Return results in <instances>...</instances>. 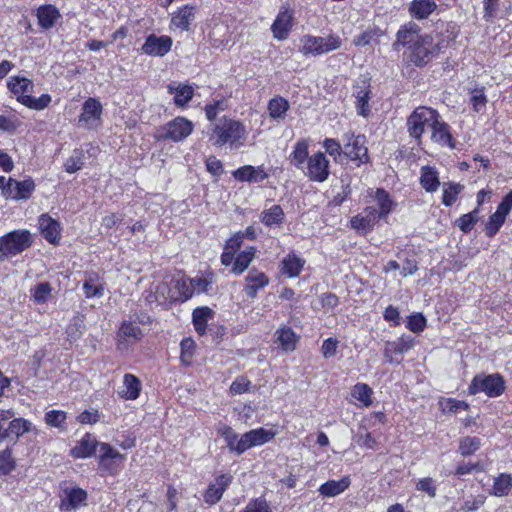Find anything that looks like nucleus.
<instances>
[{"label": "nucleus", "instance_id": "obj_1", "mask_svg": "<svg viewBox=\"0 0 512 512\" xmlns=\"http://www.w3.org/2000/svg\"><path fill=\"white\" fill-rule=\"evenodd\" d=\"M420 32V27L412 21L402 25L393 46L396 50L399 46L406 47V59L417 67H424L442 52L444 45L442 42L435 43L432 35Z\"/></svg>", "mask_w": 512, "mask_h": 512}, {"label": "nucleus", "instance_id": "obj_2", "mask_svg": "<svg viewBox=\"0 0 512 512\" xmlns=\"http://www.w3.org/2000/svg\"><path fill=\"white\" fill-rule=\"evenodd\" d=\"M247 139V130L238 120L223 117L213 127L210 141L214 146L228 145L231 149H239Z\"/></svg>", "mask_w": 512, "mask_h": 512}, {"label": "nucleus", "instance_id": "obj_3", "mask_svg": "<svg viewBox=\"0 0 512 512\" xmlns=\"http://www.w3.org/2000/svg\"><path fill=\"white\" fill-rule=\"evenodd\" d=\"M33 87V83L24 77L16 76L8 82V88L20 103L33 110H43L50 104L51 96L42 94L38 98L32 97Z\"/></svg>", "mask_w": 512, "mask_h": 512}, {"label": "nucleus", "instance_id": "obj_4", "mask_svg": "<svg viewBox=\"0 0 512 512\" xmlns=\"http://www.w3.org/2000/svg\"><path fill=\"white\" fill-rule=\"evenodd\" d=\"M341 45L342 40L336 35L320 37L306 34L300 38L299 52L304 56H318L337 50Z\"/></svg>", "mask_w": 512, "mask_h": 512}, {"label": "nucleus", "instance_id": "obj_5", "mask_svg": "<svg viewBox=\"0 0 512 512\" xmlns=\"http://www.w3.org/2000/svg\"><path fill=\"white\" fill-rule=\"evenodd\" d=\"M505 391V380L499 373L485 374L480 373L473 377L469 387L468 393L476 395L484 393L490 398H496L502 395Z\"/></svg>", "mask_w": 512, "mask_h": 512}, {"label": "nucleus", "instance_id": "obj_6", "mask_svg": "<svg viewBox=\"0 0 512 512\" xmlns=\"http://www.w3.org/2000/svg\"><path fill=\"white\" fill-rule=\"evenodd\" d=\"M437 118H440V114L437 110L426 106L417 107L407 119V131L409 135L420 143L425 129H431Z\"/></svg>", "mask_w": 512, "mask_h": 512}, {"label": "nucleus", "instance_id": "obj_7", "mask_svg": "<svg viewBox=\"0 0 512 512\" xmlns=\"http://www.w3.org/2000/svg\"><path fill=\"white\" fill-rule=\"evenodd\" d=\"M32 244L28 230H14L0 237V258L20 254Z\"/></svg>", "mask_w": 512, "mask_h": 512}, {"label": "nucleus", "instance_id": "obj_8", "mask_svg": "<svg viewBox=\"0 0 512 512\" xmlns=\"http://www.w3.org/2000/svg\"><path fill=\"white\" fill-rule=\"evenodd\" d=\"M295 25V12L288 5L280 7L279 12L271 25V32L274 39L279 41L286 40Z\"/></svg>", "mask_w": 512, "mask_h": 512}, {"label": "nucleus", "instance_id": "obj_9", "mask_svg": "<svg viewBox=\"0 0 512 512\" xmlns=\"http://www.w3.org/2000/svg\"><path fill=\"white\" fill-rule=\"evenodd\" d=\"M344 155L352 161H357L358 166L369 160L366 138L363 135L346 133L343 135Z\"/></svg>", "mask_w": 512, "mask_h": 512}, {"label": "nucleus", "instance_id": "obj_10", "mask_svg": "<svg viewBox=\"0 0 512 512\" xmlns=\"http://www.w3.org/2000/svg\"><path fill=\"white\" fill-rule=\"evenodd\" d=\"M311 181L322 183L330 175L329 160L322 152L312 154L302 171Z\"/></svg>", "mask_w": 512, "mask_h": 512}, {"label": "nucleus", "instance_id": "obj_11", "mask_svg": "<svg viewBox=\"0 0 512 512\" xmlns=\"http://www.w3.org/2000/svg\"><path fill=\"white\" fill-rule=\"evenodd\" d=\"M414 338L410 335H402L394 341H387L384 346V357L390 364L401 363L402 359H398V356H402L414 347Z\"/></svg>", "mask_w": 512, "mask_h": 512}, {"label": "nucleus", "instance_id": "obj_12", "mask_svg": "<svg viewBox=\"0 0 512 512\" xmlns=\"http://www.w3.org/2000/svg\"><path fill=\"white\" fill-rule=\"evenodd\" d=\"M103 107L96 98H88L82 106V112L79 115L78 122L85 128H96L101 123Z\"/></svg>", "mask_w": 512, "mask_h": 512}, {"label": "nucleus", "instance_id": "obj_13", "mask_svg": "<svg viewBox=\"0 0 512 512\" xmlns=\"http://www.w3.org/2000/svg\"><path fill=\"white\" fill-rule=\"evenodd\" d=\"M163 139L179 142L187 138L193 131V123L184 117H176L163 127Z\"/></svg>", "mask_w": 512, "mask_h": 512}, {"label": "nucleus", "instance_id": "obj_14", "mask_svg": "<svg viewBox=\"0 0 512 512\" xmlns=\"http://www.w3.org/2000/svg\"><path fill=\"white\" fill-rule=\"evenodd\" d=\"M172 44V38L169 36L150 34L147 36L141 50L142 53L149 56L163 57L171 50Z\"/></svg>", "mask_w": 512, "mask_h": 512}, {"label": "nucleus", "instance_id": "obj_15", "mask_svg": "<svg viewBox=\"0 0 512 512\" xmlns=\"http://www.w3.org/2000/svg\"><path fill=\"white\" fill-rule=\"evenodd\" d=\"M379 219L381 218L379 214H376V207L368 206L361 213L352 217L350 224L358 233L366 235L373 230Z\"/></svg>", "mask_w": 512, "mask_h": 512}, {"label": "nucleus", "instance_id": "obj_16", "mask_svg": "<svg viewBox=\"0 0 512 512\" xmlns=\"http://www.w3.org/2000/svg\"><path fill=\"white\" fill-rule=\"evenodd\" d=\"M370 95L371 90L369 79L359 78L353 87V96L355 97L357 113L363 117H368L370 113Z\"/></svg>", "mask_w": 512, "mask_h": 512}, {"label": "nucleus", "instance_id": "obj_17", "mask_svg": "<svg viewBox=\"0 0 512 512\" xmlns=\"http://www.w3.org/2000/svg\"><path fill=\"white\" fill-rule=\"evenodd\" d=\"M232 482V476L229 474H222L218 476L214 482L210 483L204 493V501L209 505H214L219 502Z\"/></svg>", "mask_w": 512, "mask_h": 512}, {"label": "nucleus", "instance_id": "obj_18", "mask_svg": "<svg viewBox=\"0 0 512 512\" xmlns=\"http://www.w3.org/2000/svg\"><path fill=\"white\" fill-rule=\"evenodd\" d=\"M233 177L240 182L261 183L269 177L263 165H245L232 173Z\"/></svg>", "mask_w": 512, "mask_h": 512}, {"label": "nucleus", "instance_id": "obj_19", "mask_svg": "<svg viewBox=\"0 0 512 512\" xmlns=\"http://www.w3.org/2000/svg\"><path fill=\"white\" fill-rule=\"evenodd\" d=\"M275 436V433L266 430L264 428H258L250 430L242 435V444L241 448L243 449V453L248 449L263 445L270 440H272Z\"/></svg>", "mask_w": 512, "mask_h": 512}, {"label": "nucleus", "instance_id": "obj_20", "mask_svg": "<svg viewBox=\"0 0 512 512\" xmlns=\"http://www.w3.org/2000/svg\"><path fill=\"white\" fill-rule=\"evenodd\" d=\"M99 445L100 443L92 434L86 433L71 449L70 452L71 455L76 459L89 458L95 454Z\"/></svg>", "mask_w": 512, "mask_h": 512}, {"label": "nucleus", "instance_id": "obj_21", "mask_svg": "<svg viewBox=\"0 0 512 512\" xmlns=\"http://www.w3.org/2000/svg\"><path fill=\"white\" fill-rule=\"evenodd\" d=\"M39 229L41 231L42 236L52 244L58 242L60 238V223L50 217L48 214L40 215L38 219Z\"/></svg>", "mask_w": 512, "mask_h": 512}, {"label": "nucleus", "instance_id": "obj_22", "mask_svg": "<svg viewBox=\"0 0 512 512\" xmlns=\"http://www.w3.org/2000/svg\"><path fill=\"white\" fill-rule=\"evenodd\" d=\"M196 10V6L184 5L172 14L171 25L181 31H188L195 19Z\"/></svg>", "mask_w": 512, "mask_h": 512}, {"label": "nucleus", "instance_id": "obj_23", "mask_svg": "<svg viewBox=\"0 0 512 512\" xmlns=\"http://www.w3.org/2000/svg\"><path fill=\"white\" fill-rule=\"evenodd\" d=\"M245 281L247 284L244 287V291L246 295L252 299L257 296L259 290L263 289L269 284V278L266 276V274L256 269L249 271L245 277Z\"/></svg>", "mask_w": 512, "mask_h": 512}, {"label": "nucleus", "instance_id": "obj_24", "mask_svg": "<svg viewBox=\"0 0 512 512\" xmlns=\"http://www.w3.org/2000/svg\"><path fill=\"white\" fill-rule=\"evenodd\" d=\"M87 499V493L81 488L65 489L61 498L60 509L72 511L78 509Z\"/></svg>", "mask_w": 512, "mask_h": 512}, {"label": "nucleus", "instance_id": "obj_25", "mask_svg": "<svg viewBox=\"0 0 512 512\" xmlns=\"http://www.w3.org/2000/svg\"><path fill=\"white\" fill-rule=\"evenodd\" d=\"M33 430H35V427L31 421L22 417H14L9 422L7 428H5L2 432L3 441L7 438L14 437L16 442L25 433L31 432Z\"/></svg>", "mask_w": 512, "mask_h": 512}, {"label": "nucleus", "instance_id": "obj_26", "mask_svg": "<svg viewBox=\"0 0 512 512\" xmlns=\"http://www.w3.org/2000/svg\"><path fill=\"white\" fill-rule=\"evenodd\" d=\"M431 140L442 147L454 148V142L450 133V126L437 118L435 124L431 128Z\"/></svg>", "mask_w": 512, "mask_h": 512}, {"label": "nucleus", "instance_id": "obj_27", "mask_svg": "<svg viewBox=\"0 0 512 512\" xmlns=\"http://www.w3.org/2000/svg\"><path fill=\"white\" fill-rule=\"evenodd\" d=\"M10 185H12V187L9 199L16 201L29 199L35 190V183L31 178L22 181L10 178Z\"/></svg>", "mask_w": 512, "mask_h": 512}, {"label": "nucleus", "instance_id": "obj_28", "mask_svg": "<svg viewBox=\"0 0 512 512\" xmlns=\"http://www.w3.org/2000/svg\"><path fill=\"white\" fill-rule=\"evenodd\" d=\"M437 4L435 0H413L408 8L412 18L417 20L427 19L435 10Z\"/></svg>", "mask_w": 512, "mask_h": 512}, {"label": "nucleus", "instance_id": "obj_29", "mask_svg": "<svg viewBox=\"0 0 512 512\" xmlns=\"http://www.w3.org/2000/svg\"><path fill=\"white\" fill-rule=\"evenodd\" d=\"M309 144L307 140H299L295 143L293 151L289 156L290 163L298 170L304 171L305 165L309 159Z\"/></svg>", "mask_w": 512, "mask_h": 512}, {"label": "nucleus", "instance_id": "obj_30", "mask_svg": "<svg viewBox=\"0 0 512 512\" xmlns=\"http://www.w3.org/2000/svg\"><path fill=\"white\" fill-rule=\"evenodd\" d=\"M420 184L426 192H436L440 186L437 170L431 166H423L420 170Z\"/></svg>", "mask_w": 512, "mask_h": 512}, {"label": "nucleus", "instance_id": "obj_31", "mask_svg": "<svg viewBox=\"0 0 512 512\" xmlns=\"http://www.w3.org/2000/svg\"><path fill=\"white\" fill-rule=\"evenodd\" d=\"M218 433L224 438L229 451L235 452L237 455L243 454L242 435H239L228 425L221 424L218 428Z\"/></svg>", "mask_w": 512, "mask_h": 512}, {"label": "nucleus", "instance_id": "obj_32", "mask_svg": "<svg viewBox=\"0 0 512 512\" xmlns=\"http://www.w3.org/2000/svg\"><path fill=\"white\" fill-rule=\"evenodd\" d=\"M141 391V382L133 374H125L123 376V389L119 395L126 400H136Z\"/></svg>", "mask_w": 512, "mask_h": 512}, {"label": "nucleus", "instance_id": "obj_33", "mask_svg": "<svg viewBox=\"0 0 512 512\" xmlns=\"http://www.w3.org/2000/svg\"><path fill=\"white\" fill-rule=\"evenodd\" d=\"M373 199L376 203V214H379L380 218H384L390 214L395 206L389 193L382 188H378L375 191Z\"/></svg>", "mask_w": 512, "mask_h": 512}, {"label": "nucleus", "instance_id": "obj_34", "mask_svg": "<svg viewBox=\"0 0 512 512\" xmlns=\"http://www.w3.org/2000/svg\"><path fill=\"white\" fill-rule=\"evenodd\" d=\"M282 272L290 278H295L300 275L305 260L297 256L295 253H289L281 262Z\"/></svg>", "mask_w": 512, "mask_h": 512}, {"label": "nucleus", "instance_id": "obj_35", "mask_svg": "<svg viewBox=\"0 0 512 512\" xmlns=\"http://www.w3.org/2000/svg\"><path fill=\"white\" fill-rule=\"evenodd\" d=\"M350 486V478L348 476L342 479L329 480L319 487V493L324 497H335L344 492Z\"/></svg>", "mask_w": 512, "mask_h": 512}, {"label": "nucleus", "instance_id": "obj_36", "mask_svg": "<svg viewBox=\"0 0 512 512\" xmlns=\"http://www.w3.org/2000/svg\"><path fill=\"white\" fill-rule=\"evenodd\" d=\"M277 341L285 352H292L296 349L299 337L290 327H282L276 331Z\"/></svg>", "mask_w": 512, "mask_h": 512}, {"label": "nucleus", "instance_id": "obj_37", "mask_svg": "<svg viewBox=\"0 0 512 512\" xmlns=\"http://www.w3.org/2000/svg\"><path fill=\"white\" fill-rule=\"evenodd\" d=\"M284 219L285 214L280 205H273L263 210L260 215V220L266 227L280 226Z\"/></svg>", "mask_w": 512, "mask_h": 512}, {"label": "nucleus", "instance_id": "obj_38", "mask_svg": "<svg viewBox=\"0 0 512 512\" xmlns=\"http://www.w3.org/2000/svg\"><path fill=\"white\" fill-rule=\"evenodd\" d=\"M256 254V248L249 247L244 251L240 252L233 262L231 272L234 275H241L254 260Z\"/></svg>", "mask_w": 512, "mask_h": 512}, {"label": "nucleus", "instance_id": "obj_39", "mask_svg": "<svg viewBox=\"0 0 512 512\" xmlns=\"http://www.w3.org/2000/svg\"><path fill=\"white\" fill-rule=\"evenodd\" d=\"M37 17L40 26L42 28L49 29L54 26L55 22L60 17V14L54 6L47 5L38 9Z\"/></svg>", "mask_w": 512, "mask_h": 512}, {"label": "nucleus", "instance_id": "obj_40", "mask_svg": "<svg viewBox=\"0 0 512 512\" xmlns=\"http://www.w3.org/2000/svg\"><path fill=\"white\" fill-rule=\"evenodd\" d=\"M83 291L86 298H100L103 296L104 287L99 282L98 276L96 274L87 275L83 283Z\"/></svg>", "mask_w": 512, "mask_h": 512}, {"label": "nucleus", "instance_id": "obj_41", "mask_svg": "<svg viewBox=\"0 0 512 512\" xmlns=\"http://www.w3.org/2000/svg\"><path fill=\"white\" fill-rule=\"evenodd\" d=\"M212 310L208 307H199L192 313L193 325L199 335H204L207 328V320L212 316Z\"/></svg>", "mask_w": 512, "mask_h": 512}, {"label": "nucleus", "instance_id": "obj_42", "mask_svg": "<svg viewBox=\"0 0 512 512\" xmlns=\"http://www.w3.org/2000/svg\"><path fill=\"white\" fill-rule=\"evenodd\" d=\"M512 489V477L510 474L501 473L494 479L491 494L503 497L509 494Z\"/></svg>", "mask_w": 512, "mask_h": 512}, {"label": "nucleus", "instance_id": "obj_43", "mask_svg": "<svg viewBox=\"0 0 512 512\" xmlns=\"http://www.w3.org/2000/svg\"><path fill=\"white\" fill-rule=\"evenodd\" d=\"M171 94H174V103L176 106H185L193 97V88L189 85L179 84L173 88L171 85L168 87Z\"/></svg>", "mask_w": 512, "mask_h": 512}, {"label": "nucleus", "instance_id": "obj_44", "mask_svg": "<svg viewBox=\"0 0 512 512\" xmlns=\"http://www.w3.org/2000/svg\"><path fill=\"white\" fill-rule=\"evenodd\" d=\"M289 107V102L286 99L277 96L269 101L268 112L273 119H284Z\"/></svg>", "mask_w": 512, "mask_h": 512}, {"label": "nucleus", "instance_id": "obj_45", "mask_svg": "<svg viewBox=\"0 0 512 512\" xmlns=\"http://www.w3.org/2000/svg\"><path fill=\"white\" fill-rule=\"evenodd\" d=\"M464 185L460 183L448 182L443 184L442 203L446 207L452 206L463 191Z\"/></svg>", "mask_w": 512, "mask_h": 512}, {"label": "nucleus", "instance_id": "obj_46", "mask_svg": "<svg viewBox=\"0 0 512 512\" xmlns=\"http://www.w3.org/2000/svg\"><path fill=\"white\" fill-rule=\"evenodd\" d=\"M372 389L364 383H357L351 390V396L358 400L364 407H369L372 404Z\"/></svg>", "mask_w": 512, "mask_h": 512}, {"label": "nucleus", "instance_id": "obj_47", "mask_svg": "<svg viewBox=\"0 0 512 512\" xmlns=\"http://www.w3.org/2000/svg\"><path fill=\"white\" fill-rule=\"evenodd\" d=\"M506 215L496 210L488 219L485 227V233L488 237H493L502 227L506 220Z\"/></svg>", "mask_w": 512, "mask_h": 512}, {"label": "nucleus", "instance_id": "obj_48", "mask_svg": "<svg viewBox=\"0 0 512 512\" xmlns=\"http://www.w3.org/2000/svg\"><path fill=\"white\" fill-rule=\"evenodd\" d=\"M119 337L138 341L143 337V334L136 323L124 321L120 327Z\"/></svg>", "mask_w": 512, "mask_h": 512}, {"label": "nucleus", "instance_id": "obj_49", "mask_svg": "<svg viewBox=\"0 0 512 512\" xmlns=\"http://www.w3.org/2000/svg\"><path fill=\"white\" fill-rule=\"evenodd\" d=\"M481 446L480 439L477 437L466 436L459 442V452L466 457L475 453Z\"/></svg>", "mask_w": 512, "mask_h": 512}, {"label": "nucleus", "instance_id": "obj_50", "mask_svg": "<svg viewBox=\"0 0 512 512\" xmlns=\"http://www.w3.org/2000/svg\"><path fill=\"white\" fill-rule=\"evenodd\" d=\"M109 459H124V455L120 454L108 443H100L99 445V463L102 466H107Z\"/></svg>", "mask_w": 512, "mask_h": 512}, {"label": "nucleus", "instance_id": "obj_51", "mask_svg": "<svg viewBox=\"0 0 512 512\" xmlns=\"http://www.w3.org/2000/svg\"><path fill=\"white\" fill-rule=\"evenodd\" d=\"M15 467L16 462L12 457L11 448L7 447L0 451V474L8 475L15 469Z\"/></svg>", "mask_w": 512, "mask_h": 512}, {"label": "nucleus", "instance_id": "obj_52", "mask_svg": "<svg viewBox=\"0 0 512 512\" xmlns=\"http://www.w3.org/2000/svg\"><path fill=\"white\" fill-rule=\"evenodd\" d=\"M84 165V153L82 150H74L72 155L66 160L64 167L67 173H75Z\"/></svg>", "mask_w": 512, "mask_h": 512}, {"label": "nucleus", "instance_id": "obj_53", "mask_svg": "<svg viewBox=\"0 0 512 512\" xmlns=\"http://www.w3.org/2000/svg\"><path fill=\"white\" fill-rule=\"evenodd\" d=\"M478 213H479V210H478V208H476L473 211L462 215L456 221L457 226L463 233H469L472 230L473 226L478 221Z\"/></svg>", "mask_w": 512, "mask_h": 512}, {"label": "nucleus", "instance_id": "obj_54", "mask_svg": "<svg viewBox=\"0 0 512 512\" xmlns=\"http://www.w3.org/2000/svg\"><path fill=\"white\" fill-rule=\"evenodd\" d=\"M194 293L200 294L205 293L209 290V287L214 283V274L208 273L206 277H194L190 278Z\"/></svg>", "mask_w": 512, "mask_h": 512}, {"label": "nucleus", "instance_id": "obj_55", "mask_svg": "<svg viewBox=\"0 0 512 512\" xmlns=\"http://www.w3.org/2000/svg\"><path fill=\"white\" fill-rule=\"evenodd\" d=\"M175 289L178 291L179 296L178 297L171 296V298H173V299L185 301V300H188L189 298H191L194 294V290H193L190 279L177 280L175 283Z\"/></svg>", "mask_w": 512, "mask_h": 512}, {"label": "nucleus", "instance_id": "obj_56", "mask_svg": "<svg viewBox=\"0 0 512 512\" xmlns=\"http://www.w3.org/2000/svg\"><path fill=\"white\" fill-rule=\"evenodd\" d=\"M31 291L35 302L41 304L45 303L51 296L52 287L48 282H41L37 284Z\"/></svg>", "mask_w": 512, "mask_h": 512}, {"label": "nucleus", "instance_id": "obj_57", "mask_svg": "<svg viewBox=\"0 0 512 512\" xmlns=\"http://www.w3.org/2000/svg\"><path fill=\"white\" fill-rule=\"evenodd\" d=\"M323 147L325 148V151L330 156H332L336 162L341 161L342 154H344V146L342 147L337 140L333 138H326L323 141Z\"/></svg>", "mask_w": 512, "mask_h": 512}, {"label": "nucleus", "instance_id": "obj_58", "mask_svg": "<svg viewBox=\"0 0 512 512\" xmlns=\"http://www.w3.org/2000/svg\"><path fill=\"white\" fill-rule=\"evenodd\" d=\"M66 419V412L62 410H50L45 414L46 424L56 428H61Z\"/></svg>", "mask_w": 512, "mask_h": 512}, {"label": "nucleus", "instance_id": "obj_59", "mask_svg": "<svg viewBox=\"0 0 512 512\" xmlns=\"http://www.w3.org/2000/svg\"><path fill=\"white\" fill-rule=\"evenodd\" d=\"M441 406L442 411L448 413H457L460 410H467L469 408L468 403L453 398H448L446 401L441 402Z\"/></svg>", "mask_w": 512, "mask_h": 512}, {"label": "nucleus", "instance_id": "obj_60", "mask_svg": "<svg viewBox=\"0 0 512 512\" xmlns=\"http://www.w3.org/2000/svg\"><path fill=\"white\" fill-rule=\"evenodd\" d=\"M471 104L475 112H481L485 109L487 104V98L484 93V89H474L471 96Z\"/></svg>", "mask_w": 512, "mask_h": 512}, {"label": "nucleus", "instance_id": "obj_61", "mask_svg": "<svg viewBox=\"0 0 512 512\" xmlns=\"http://www.w3.org/2000/svg\"><path fill=\"white\" fill-rule=\"evenodd\" d=\"M416 489L428 494L430 498H434L436 496V485L431 477L419 479L416 483Z\"/></svg>", "mask_w": 512, "mask_h": 512}, {"label": "nucleus", "instance_id": "obj_62", "mask_svg": "<svg viewBox=\"0 0 512 512\" xmlns=\"http://www.w3.org/2000/svg\"><path fill=\"white\" fill-rule=\"evenodd\" d=\"M426 326V319L422 314L411 315L408 318L406 327L415 333L422 332Z\"/></svg>", "mask_w": 512, "mask_h": 512}, {"label": "nucleus", "instance_id": "obj_63", "mask_svg": "<svg viewBox=\"0 0 512 512\" xmlns=\"http://www.w3.org/2000/svg\"><path fill=\"white\" fill-rule=\"evenodd\" d=\"M242 512H271V509L264 498H256L251 500Z\"/></svg>", "mask_w": 512, "mask_h": 512}, {"label": "nucleus", "instance_id": "obj_64", "mask_svg": "<svg viewBox=\"0 0 512 512\" xmlns=\"http://www.w3.org/2000/svg\"><path fill=\"white\" fill-rule=\"evenodd\" d=\"M338 343V340L332 337L324 340L321 353L325 359L334 357L337 354Z\"/></svg>", "mask_w": 512, "mask_h": 512}]
</instances>
